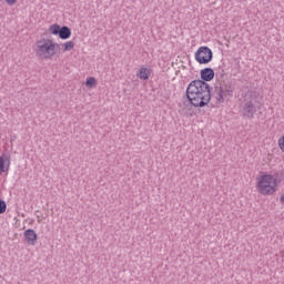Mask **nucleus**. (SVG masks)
<instances>
[{"label":"nucleus","instance_id":"nucleus-1","mask_svg":"<svg viewBox=\"0 0 284 284\" xmlns=\"http://www.w3.org/2000/svg\"><path fill=\"white\" fill-rule=\"evenodd\" d=\"M186 99L193 108H205L212 101V91L210 84L201 81L193 80L186 88Z\"/></svg>","mask_w":284,"mask_h":284},{"label":"nucleus","instance_id":"nucleus-2","mask_svg":"<svg viewBox=\"0 0 284 284\" xmlns=\"http://www.w3.org/2000/svg\"><path fill=\"white\" fill-rule=\"evenodd\" d=\"M260 108L261 102L258 101V98L250 95L248 98H245L242 101L240 113L243 116V119H252L254 114L258 112Z\"/></svg>","mask_w":284,"mask_h":284},{"label":"nucleus","instance_id":"nucleus-3","mask_svg":"<svg viewBox=\"0 0 284 284\" xmlns=\"http://www.w3.org/2000/svg\"><path fill=\"white\" fill-rule=\"evenodd\" d=\"M234 84L232 81H221L219 87H215L213 92V99H215V103H224L226 97H234Z\"/></svg>","mask_w":284,"mask_h":284},{"label":"nucleus","instance_id":"nucleus-4","mask_svg":"<svg viewBox=\"0 0 284 284\" xmlns=\"http://www.w3.org/2000/svg\"><path fill=\"white\" fill-rule=\"evenodd\" d=\"M257 189L260 194L267 196L276 192V178L270 174L262 175L258 180Z\"/></svg>","mask_w":284,"mask_h":284},{"label":"nucleus","instance_id":"nucleus-5","mask_svg":"<svg viewBox=\"0 0 284 284\" xmlns=\"http://www.w3.org/2000/svg\"><path fill=\"white\" fill-rule=\"evenodd\" d=\"M212 59H214V53H212V49L209 47H200L195 52V61H197L200 65H207Z\"/></svg>","mask_w":284,"mask_h":284},{"label":"nucleus","instance_id":"nucleus-6","mask_svg":"<svg viewBox=\"0 0 284 284\" xmlns=\"http://www.w3.org/2000/svg\"><path fill=\"white\" fill-rule=\"evenodd\" d=\"M49 32L51 34H54L59 37V39H62V40H67V39H70V37H72V29H70V27L68 26H59V24H52L50 28H49Z\"/></svg>","mask_w":284,"mask_h":284},{"label":"nucleus","instance_id":"nucleus-7","mask_svg":"<svg viewBox=\"0 0 284 284\" xmlns=\"http://www.w3.org/2000/svg\"><path fill=\"white\" fill-rule=\"evenodd\" d=\"M54 48H57L55 43L38 44V50L36 51V54L40 57V59H50V57H54V54H57V52H54Z\"/></svg>","mask_w":284,"mask_h":284},{"label":"nucleus","instance_id":"nucleus-8","mask_svg":"<svg viewBox=\"0 0 284 284\" xmlns=\"http://www.w3.org/2000/svg\"><path fill=\"white\" fill-rule=\"evenodd\" d=\"M10 154L4 153L0 156V173L3 174L10 170Z\"/></svg>","mask_w":284,"mask_h":284},{"label":"nucleus","instance_id":"nucleus-9","mask_svg":"<svg viewBox=\"0 0 284 284\" xmlns=\"http://www.w3.org/2000/svg\"><path fill=\"white\" fill-rule=\"evenodd\" d=\"M201 80L204 83H207L209 81H212L214 79V69L212 68H204L200 71Z\"/></svg>","mask_w":284,"mask_h":284},{"label":"nucleus","instance_id":"nucleus-10","mask_svg":"<svg viewBox=\"0 0 284 284\" xmlns=\"http://www.w3.org/2000/svg\"><path fill=\"white\" fill-rule=\"evenodd\" d=\"M24 239H26L28 245H37L39 235H37V232H34V230L28 229L24 231Z\"/></svg>","mask_w":284,"mask_h":284},{"label":"nucleus","instance_id":"nucleus-11","mask_svg":"<svg viewBox=\"0 0 284 284\" xmlns=\"http://www.w3.org/2000/svg\"><path fill=\"white\" fill-rule=\"evenodd\" d=\"M136 77L139 79H142L143 81H148V79H150V70L146 68H140V70L136 73Z\"/></svg>","mask_w":284,"mask_h":284},{"label":"nucleus","instance_id":"nucleus-12","mask_svg":"<svg viewBox=\"0 0 284 284\" xmlns=\"http://www.w3.org/2000/svg\"><path fill=\"white\" fill-rule=\"evenodd\" d=\"M62 45L64 52H70L71 50H74V43L72 41L64 42Z\"/></svg>","mask_w":284,"mask_h":284},{"label":"nucleus","instance_id":"nucleus-13","mask_svg":"<svg viewBox=\"0 0 284 284\" xmlns=\"http://www.w3.org/2000/svg\"><path fill=\"white\" fill-rule=\"evenodd\" d=\"M85 85L87 88H94V85H97V79L95 78H88L85 81Z\"/></svg>","mask_w":284,"mask_h":284},{"label":"nucleus","instance_id":"nucleus-14","mask_svg":"<svg viewBox=\"0 0 284 284\" xmlns=\"http://www.w3.org/2000/svg\"><path fill=\"white\" fill-rule=\"evenodd\" d=\"M6 210H8V204L6 203V201L0 199V214H6Z\"/></svg>","mask_w":284,"mask_h":284},{"label":"nucleus","instance_id":"nucleus-15","mask_svg":"<svg viewBox=\"0 0 284 284\" xmlns=\"http://www.w3.org/2000/svg\"><path fill=\"white\" fill-rule=\"evenodd\" d=\"M7 6H14L17 3V0H6Z\"/></svg>","mask_w":284,"mask_h":284},{"label":"nucleus","instance_id":"nucleus-16","mask_svg":"<svg viewBox=\"0 0 284 284\" xmlns=\"http://www.w3.org/2000/svg\"><path fill=\"white\" fill-rule=\"evenodd\" d=\"M281 203H284V194L281 196Z\"/></svg>","mask_w":284,"mask_h":284}]
</instances>
